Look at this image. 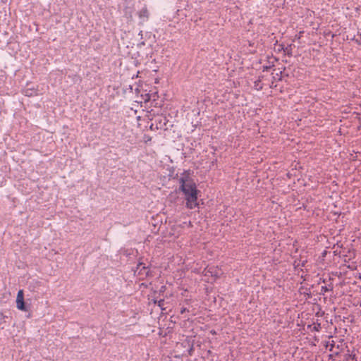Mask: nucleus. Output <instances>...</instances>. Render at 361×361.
Masks as SVG:
<instances>
[{
    "mask_svg": "<svg viewBox=\"0 0 361 361\" xmlns=\"http://www.w3.org/2000/svg\"><path fill=\"white\" fill-rule=\"evenodd\" d=\"M179 190L184 194L186 200V207L194 209L198 206L197 190L194 180L190 177L189 171H185L178 179Z\"/></svg>",
    "mask_w": 361,
    "mask_h": 361,
    "instance_id": "f257e3e1",
    "label": "nucleus"
},
{
    "mask_svg": "<svg viewBox=\"0 0 361 361\" xmlns=\"http://www.w3.org/2000/svg\"><path fill=\"white\" fill-rule=\"evenodd\" d=\"M16 306L20 310L25 311L26 306L24 302V296L23 290H19L16 297Z\"/></svg>",
    "mask_w": 361,
    "mask_h": 361,
    "instance_id": "f03ea898",
    "label": "nucleus"
},
{
    "mask_svg": "<svg viewBox=\"0 0 361 361\" xmlns=\"http://www.w3.org/2000/svg\"><path fill=\"white\" fill-rule=\"evenodd\" d=\"M135 273L142 277L147 276L149 274V269L145 264L140 262L137 264Z\"/></svg>",
    "mask_w": 361,
    "mask_h": 361,
    "instance_id": "7ed1b4c3",
    "label": "nucleus"
},
{
    "mask_svg": "<svg viewBox=\"0 0 361 361\" xmlns=\"http://www.w3.org/2000/svg\"><path fill=\"white\" fill-rule=\"evenodd\" d=\"M326 348L329 349V351H331L335 355L339 354V345H336L334 341H331L326 343Z\"/></svg>",
    "mask_w": 361,
    "mask_h": 361,
    "instance_id": "20e7f679",
    "label": "nucleus"
},
{
    "mask_svg": "<svg viewBox=\"0 0 361 361\" xmlns=\"http://www.w3.org/2000/svg\"><path fill=\"white\" fill-rule=\"evenodd\" d=\"M138 16L142 23L147 21L149 18V13H148L147 8H142L138 12Z\"/></svg>",
    "mask_w": 361,
    "mask_h": 361,
    "instance_id": "39448f33",
    "label": "nucleus"
},
{
    "mask_svg": "<svg viewBox=\"0 0 361 361\" xmlns=\"http://www.w3.org/2000/svg\"><path fill=\"white\" fill-rule=\"evenodd\" d=\"M281 49L283 51L285 54L288 55V56H292L291 45L287 46L286 47L282 46Z\"/></svg>",
    "mask_w": 361,
    "mask_h": 361,
    "instance_id": "423d86ee",
    "label": "nucleus"
},
{
    "mask_svg": "<svg viewBox=\"0 0 361 361\" xmlns=\"http://www.w3.org/2000/svg\"><path fill=\"white\" fill-rule=\"evenodd\" d=\"M37 92L34 89H26L25 90V95L27 97H32L36 95Z\"/></svg>",
    "mask_w": 361,
    "mask_h": 361,
    "instance_id": "0eeeda50",
    "label": "nucleus"
},
{
    "mask_svg": "<svg viewBox=\"0 0 361 361\" xmlns=\"http://www.w3.org/2000/svg\"><path fill=\"white\" fill-rule=\"evenodd\" d=\"M332 287H328V286H322L321 287V294L322 295H324L326 293L330 291V290H332Z\"/></svg>",
    "mask_w": 361,
    "mask_h": 361,
    "instance_id": "6e6552de",
    "label": "nucleus"
},
{
    "mask_svg": "<svg viewBox=\"0 0 361 361\" xmlns=\"http://www.w3.org/2000/svg\"><path fill=\"white\" fill-rule=\"evenodd\" d=\"M345 361H357L355 355L353 354L345 355Z\"/></svg>",
    "mask_w": 361,
    "mask_h": 361,
    "instance_id": "1a4fd4ad",
    "label": "nucleus"
},
{
    "mask_svg": "<svg viewBox=\"0 0 361 361\" xmlns=\"http://www.w3.org/2000/svg\"><path fill=\"white\" fill-rule=\"evenodd\" d=\"M211 268L208 270V272H210L212 276H214L215 277H218L219 276V273L217 272V271L214 270V271H211Z\"/></svg>",
    "mask_w": 361,
    "mask_h": 361,
    "instance_id": "9d476101",
    "label": "nucleus"
},
{
    "mask_svg": "<svg viewBox=\"0 0 361 361\" xmlns=\"http://www.w3.org/2000/svg\"><path fill=\"white\" fill-rule=\"evenodd\" d=\"M320 329H321L320 324H316L314 325L313 331H319Z\"/></svg>",
    "mask_w": 361,
    "mask_h": 361,
    "instance_id": "9b49d317",
    "label": "nucleus"
},
{
    "mask_svg": "<svg viewBox=\"0 0 361 361\" xmlns=\"http://www.w3.org/2000/svg\"><path fill=\"white\" fill-rule=\"evenodd\" d=\"M259 83H260V81H256L255 82V87L257 90H261L262 88V87L261 85H259Z\"/></svg>",
    "mask_w": 361,
    "mask_h": 361,
    "instance_id": "f8f14e48",
    "label": "nucleus"
},
{
    "mask_svg": "<svg viewBox=\"0 0 361 361\" xmlns=\"http://www.w3.org/2000/svg\"><path fill=\"white\" fill-rule=\"evenodd\" d=\"M164 300H160L158 301V305L161 308H162V306L164 305Z\"/></svg>",
    "mask_w": 361,
    "mask_h": 361,
    "instance_id": "ddd939ff",
    "label": "nucleus"
},
{
    "mask_svg": "<svg viewBox=\"0 0 361 361\" xmlns=\"http://www.w3.org/2000/svg\"><path fill=\"white\" fill-rule=\"evenodd\" d=\"M185 311V308H183L180 311L181 313H183Z\"/></svg>",
    "mask_w": 361,
    "mask_h": 361,
    "instance_id": "4468645a",
    "label": "nucleus"
},
{
    "mask_svg": "<svg viewBox=\"0 0 361 361\" xmlns=\"http://www.w3.org/2000/svg\"><path fill=\"white\" fill-rule=\"evenodd\" d=\"M192 351V348H191L190 350V354H191Z\"/></svg>",
    "mask_w": 361,
    "mask_h": 361,
    "instance_id": "2eb2a0df",
    "label": "nucleus"
},
{
    "mask_svg": "<svg viewBox=\"0 0 361 361\" xmlns=\"http://www.w3.org/2000/svg\"><path fill=\"white\" fill-rule=\"evenodd\" d=\"M140 44H141V45H144V44H145V42H142L140 43Z\"/></svg>",
    "mask_w": 361,
    "mask_h": 361,
    "instance_id": "dca6fc26",
    "label": "nucleus"
},
{
    "mask_svg": "<svg viewBox=\"0 0 361 361\" xmlns=\"http://www.w3.org/2000/svg\"><path fill=\"white\" fill-rule=\"evenodd\" d=\"M139 35H142V31H140Z\"/></svg>",
    "mask_w": 361,
    "mask_h": 361,
    "instance_id": "f3484780",
    "label": "nucleus"
}]
</instances>
